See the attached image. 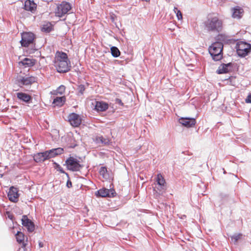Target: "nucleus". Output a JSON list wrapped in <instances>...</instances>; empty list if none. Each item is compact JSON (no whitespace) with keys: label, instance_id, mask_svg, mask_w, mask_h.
Returning <instances> with one entry per match:
<instances>
[{"label":"nucleus","instance_id":"nucleus-1","mask_svg":"<svg viewBox=\"0 0 251 251\" xmlns=\"http://www.w3.org/2000/svg\"><path fill=\"white\" fill-rule=\"evenodd\" d=\"M204 25L205 28L209 31L219 32L223 28V22L217 17L208 19L204 23Z\"/></svg>","mask_w":251,"mask_h":251},{"label":"nucleus","instance_id":"nucleus-2","mask_svg":"<svg viewBox=\"0 0 251 251\" xmlns=\"http://www.w3.org/2000/svg\"><path fill=\"white\" fill-rule=\"evenodd\" d=\"M223 45L220 42L213 43L208 49L209 52L215 61H219L223 57Z\"/></svg>","mask_w":251,"mask_h":251},{"label":"nucleus","instance_id":"nucleus-3","mask_svg":"<svg viewBox=\"0 0 251 251\" xmlns=\"http://www.w3.org/2000/svg\"><path fill=\"white\" fill-rule=\"evenodd\" d=\"M236 52L238 56L244 57L251 51V45L243 41L237 42L236 46Z\"/></svg>","mask_w":251,"mask_h":251},{"label":"nucleus","instance_id":"nucleus-4","mask_svg":"<svg viewBox=\"0 0 251 251\" xmlns=\"http://www.w3.org/2000/svg\"><path fill=\"white\" fill-rule=\"evenodd\" d=\"M72 8L71 4L67 1H63L57 4L55 10V15L58 17H62L68 13Z\"/></svg>","mask_w":251,"mask_h":251},{"label":"nucleus","instance_id":"nucleus-5","mask_svg":"<svg viewBox=\"0 0 251 251\" xmlns=\"http://www.w3.org/2000/svg\"><path fill=\"white\" fill-rule=\"evenodd\" d=\"M65 165H66L68 170L74 172L78 171L82 167L78 160L71 156L66 160Z\"/></svg>","mask_w":251,"mask_h":251},{"label":"nucleus","instance_id":"nucleus-6","mask_svg":"<svg viewBox=\"0 0 251 251\" xmlns=\"http://www.w3.org/2000/svg\"><path fill=\"white\" fill-rule=\"evenodd\" d=\"M36 77L32 76L25 75L19 76L17 79V84L20 87L23 86H29L36 81Z\"/></svg>","mask_w":251,"mask_h":251},{"label":"nucleus","instance_id":"nucleus-7","mask_svg":"<svg viewBox=\"0 0 251 251\" xmlns=\"http://www.w3.org/2000/svg\"><path fill=\"white\" fill-rule=\"evenodd\" d=\"M22 39L20 41L23 47H28L32 43L34 39V35L30 32H23L21 34Z\"/></svg>","mask_w":251,"mask_h":251},{"label":"nucleus","instance_id":"nucleus-8","mask_svg":"<svg viewBox=\"0 0 251 251\" xmlns=\"http://www.w3.org/2000/svg\"><path fill=\"white\" fill-rule=\"evenodd\" d=\"M55 67L59 73H66L68 72L71 67L70 62L68 61H62L58 62H54Z\"/></svg>","mask_w":251,"mask_h":251},{"label":"nucleus","instance_id":"nucleus-9","mask_svg":"<svg viewBox=\"0 0 251 251\" xmlns=\"http://www.w3.org/2000/svg\"><path fill=\"white\" fill-rule=\"evenodd\" d=\"M116 192L114 189H108L106 188H102L96 192V195L99 197H114Z\"/></svg>","mask_w":251,"mask_h":251},{"label":"nucleus","instance_id":"nucleus-10","mask_svg":"<svg viewBox=\"0 0 251 251\" xmlns=\"http://www.w3.org/2000/svg\"><path fill=\"white\" fill-rule=\"evenodd\" d=\"M22 224L27 228V231L29 232H33L35 229L34 223L29 220L25 215L22 216Z\"/></svg>","mask_w":251,"mask_h":251},{"label":"nucleus","instance_id":"nucleus-11","mask_svg":"<svg viewBox=\"0 0 251 251\" xmlns=\"http://www.w3.org/2000/svg\"><path fill=\"white\" fill-rule=\"evenodd\" d=\"M68 119L71 125L74 127L78 126L81 123L79 115L75 113L70 114L68 116Z\"/></svg>","mask_w":251,"mask_h":251},{"label":"nucleus","instance_id":"nucleus-12","mask_svg":"<svg viewBox=\"0 0 251 251\" xmlns=\"http://www.w3.org/2000/svg\"><path fill=\"white\" fill-rule=\"evenodd\" d=\"M7 197L11 201L14 202H17L19 197L17 189L14 187H10L7 194Z\"/></svg>","mask_w":251,"mask_h":251},{"label":"nucleus","instance_id":"nucleus-13","mask_svg":"<svg viewBox=\"0 0 251 251\" xmlns=\"http://www.w3.org/2000/svg\"><path fill=\"white\" fill-rule=\"evenodd\" d=\"M34 160L36 162H44L46 160L49 159V153L48 151L42 152H38L35 154L33 156Z\"/></svg>","mask_w":251,"mask_h":251},{"label":"nucleus","instance_id":"nucleus-14","mask_svg":"<svg viewBox=\"0 0 251 251\" xmlns=\"http://www.w3.org/2000/svg\"><path fill=\"white\" fill-rule=\"evenodd\" d=\"M178 121L182 126L187 127H192L196 124V120L194 118L182 117L179 119Z\"/></svg>","mask_w":251,"mask_h":251},{"label":"nucleus","instance_id":"nucleus-15","mask_svg":"<svg viewBox=\"0 0 251 251\" xmlns=\"http://www.w3.org/2000/svg\"><path fill=\"white\" fill-rule=\"evenodd\" d=\"M17 98L21 101L25 103H30L32 102V97L30 95L24 92H19L17 93Z\"/></svg>","mask_w":251,"mask_h":251},{"label":"nucleus","instance_id":"nucleus-16","mask_svg":"<svg viewBox=\"0 0 251 251\" xmlns=\"http://www.w3.org/2000/svg\"><path fill=\"white\" fill-rule=\"evenodd\" d=\"M232 17L234 19H241L244 13V10L240 6H236L231 9Z\"/></svg>","mask_w":251,"mask_h":251},{"label":"nucleus","instance_id":"nucleus-17","mask_svg":"<svg viewBox=\"0 0 251 251\" xmlns=\"http://www.w3.org/2000/svg\"><path fill=\"white\" fill-rule=\"evenodd\" d=\"M232 63L222 64L219 67L216 72L218 74H222L228 73L231 69Z\"/></svg>","mask_w":251,"mask_h":251},{"label":"nucleus","instance_id":"nucleus-18","mask_svg":"<svg viewBox=\"0 0 251 251\" xmlns=\"http://www.w3.org/2000/svg\"><path fill=\"white\" fill-rule=\"evenodd\" d=\"M95 109L97 111H104L108 108V104L103 101H96Z\"/></svg>","mask_w":251,"mask_h":251},{"label":"nucleus","instance_id":"nucleus-19","mask_svg":"<svg viewBox=\"0 0 251 251\" xmlns=\"http://www.w3.org/2000/svg\"><path fill=\"white\" fill-rule=\"evenodd\" d=\"M37 5L33 0H26L25 2L24 8L27 11L32 12L36 9Z\"/></svg>","mask_w":251,"mask_h":251},{"label":"nucleus","instance_id":"nucleus-20","mask_svg":"<svg viewBox=\"0 0 251 251\" xmlns=\"http://www.w3.org/2000/svg\"><path fill=\"white\" fill-rule=\"evenodd\" d=\"M63 149L61 148L52 149L48 151L50 159L63 153Z\"/></svg>","mask_w":251,"mask_h":251},{"label":"nucleus","instance_id":"nucleus-21","mask_svg":"<svg viewBox=\"0 0 251 251\" xmlns=\"http://www.w3.org/2000/svg\"><path fill=\"white\" fill-rule=\"evenodd\" d=\"M67 54L63 52L57 51L56 54L55 62L62 61H68Z\"/></svg>","mask_w":251,"mask_h":251},{"label":"nucleus","instance_id":"nucleus-22","mask_svg":"<svg viewBox=\"0 0 251 251\" xmlns=\"http://www.w3.org/2000/svg\"><path fill=\"white\" fill-rule=\"evenodd\" d=\"M95 142L98 144L100 143L105 145H109L110 143V141L108 138H105L102 136L96 137Z\"/></svg>","mask_w":251,"mask_h":251},{"label":"nucleus","instance_id":"nucleus-23","mask_svg":"<svg viewBox=\"0 0 251 251\" xmlns=\"http://www.w3.org/2000/svg\"><path fill=\"white\" fill-rule=\"evenodd\" d=\"M25 67H32L35 64V60L28 58H25L20 62Z\"/></svg>","mask_w":251,"mask_h":251},{"label":"nucleus","instance_id":"nucleus-24","mask_svg":"<svg viewBox=\"0 0 251 251\" xmlns=\"http://www.w3.org/2000/svg\"><path fill=\"white\" fill-rule=\"evenodd\" d=\"M157 182L160 186V190H164L165 187V181L162 175L160 174L157 175Z\"/></svg>","mask_w":251,"mask_h":251},{"label":"nucleus","instance_id":"nucleus-25","mask_svg":"<svg viewBox=\"0 0 251 251\" xmlns=\"http://www.w3.org/2000/svg\"><path fill=\"white\" fill-rule=\"evenodd\" d=\"M66 99L65 97H56L53 100V103L58 106H61L65 102Z\"/></svg>","mask_w":251,"mask_h":251},{"label":"nucleus","instance_id":"nucleus-26","mask_svg":"<svg viewBox=\"0 0 251 251\" xmlns=\"http://www.w3.org/2000/svg\"><path fill=\"white\" fill-rule=\"evenodd\" d=\"M111 52L114 57H118L120 55V51L116 47L113 46L111 48Z\"/></svg>","mask_w":251,"mask_h":251},{"label":"nucleus","instance_id":"nucleus-27","mask_svg":"<svg viewBox=\"0 0 251 251\" xmlns=\"http://www.w3.org/2000/svg\"><path fill=\"white\" fill-rule=\"evenodd\" d=\"M99 173L100 176H102L104 178H107L108 177V175L107 174V170L106 167H101Z\"/></svg>","mask_w":251,"mask_h":251},{"label":"nucleus","instance_id":"nucleus-28","mask_svg":"<svg viewBox=\"0 0 251 251\" xmlns=\"http://www.w3.org/2000/svg\"><path fill=\"white\" fill-rule=\"evenodd\" d=\"M16 239L18 242L21 243L24 242L25 239V236L24 234L18 231L16 235Z\"/></svg>","mask_w":251,"mask_h":251},{"label":"nucleus","instance_id":"nucleus-29","mask_svg":"<svg viewBox=\"0 0 251 251\" xmlns=\"http://www.w3.org/2000/svg\"><path fill=\"white\" fill-rule=\"evenodd\" d=\"M54 168L55 169H56L58 171H59L61 173H62V174H65L69 178V176L68 175V173H66L63 169L60 166V165L59 164H58V163H54Z\"/></svg>","mask_w":251,"mask_h":251},{"label":"nucleus","instance_id":"nucleus-30","mask_svg":"<svg viewBox=\"0 0 251 251\" xmlns=\"http://www.w3.org/2000/svg\"><path fill=\"white\" fill-rule=\"evenodd\" d=\"M242 234L238 233V234H235L232 236H231V239L232 241L234 242V243L235 244L238 241V240L241 238L242 236Z\"/></svg>","mask_w":251,"mask_h":251},{"label":"nucleus","instance_id":"nucleus-31","mask_svg":"<svg viewBox=\"0 0 251 251\" xmlns=\"http://www.w3.org/2000/svg\"><path fill=\"white\" fill-rule=\"evenodd\" d=\"M174 11L176 14V16L177 17L178 20H180L182 19V15L181 11L177 9V7H174Z\"/></svg>","mask_w":251,"mask_h":251},{"label":"nucleus","instance_id":"nucleus-32","mask_svg":"<svg viewBox=\"0 0 251 251\" xmlns=\"http://www.w3.org/2000/svg\"><path fill=\"white\" fill-rule=\"evenodd\" d=\"M85 89H86L84 85L80 84V85H78L77 87V89L78 91V95L80 96V95H83V93L85 90Z\"/></svg>","mask_w":251,"mask_h":251},{"label":"nucleus","instance_id":"nucleus-33","mask_svg":"<svg viewBox=\"0 0 251 251\" xmlns=\"http://www.w3.org/2000/svg\"><path fill=\"white\" fill-rule=\"evenodd\" d=\"M52 27L50 25L48 26L44 25V26L42 28V30L44 31H45L46 32H50L51 31Z\"/></svg>","mask_w":251,"mask_h":251},{"label":"nucleus","instance_id":"nucleus-34","mask_svg":"<svg viewBox=\"0 0 251 251\" xmlns=\"http://www.w3.org/2000/svg\"><path fill=\"white\" fill-rule=\"evenodd\" d=\"M65 90V87L63 85L60 86L58 88V92L60 94H62Z\"/></svg>","mask_w":251,"mask_h":251},{"label":"nucleus","instance_id":"nucleus-35","mask_svg":"<svg viewBox=\"0 0 251 251\" xmlns=\"http://www.w3.org/2000/svg\"><path fill=\"white\" fill-rule=\"evenodd\" d=\"M245 101L247 103H251V94L249 95L245 100Z\"/></svg>","mask_w":251,"mask_h":251},{"label":"nucleus","instance_id":"nucleus-36","mask_svg":"<svg viewBox=\"0 0 251 251\" xmlns=\"http://www.w3.org/2000/svg\"><path fill=\"white\" fill-rule=\"evenodd\" d=\"M116 102L117 103H118L119 104H120L121 106H123L124 105L123 102L121 100H120L119 99H116Z\"/></svg>","mask_w":251,"mask_h":251},{"label":"nucleus","instance_id":"nucleus-37","mask_svg":"<svg viewBox=\"0 0 251 251\" xmlns=\"http://www.w3.org/2000/svg\"><path fill=\"white\" fill-rule=\"evenodd\" d=\"M66 185L68 188L71 187L72 186V182L70 180H68Z\"/></svg>","mask_w":251,"mask_h":251},{"label":"nucleus","instance_id":"nucleus-38","mask_svg":"<svg viewBox=\"0 0 251 251\" xmlns=\"http://www.w3.org/2000/svg\"><path fill=\"white\" fill-rule=\"evenodd\" d=\"M43 245H43V243H42V242H39V247H40V248L43 247Z\"/></svg>","mask_w":251,"mask_h":251},{"label":"nucleus","instance_id":"nucleus-39","mask_svg":"<svg viewBox=\"0 0 251 251\" xmlns=\"http://www.w3.org/2000/svg\"><path fill=\"white\" fill-rule=\"evenodd\" d=\"M75 146H76L75 145H74V146H70V147H71V148H74Z\"/></svg>","mask_w":251,"mask_h":251},{"label":"nucleus","instance_id":"nucleus-40","mask_svg":"<svg viewBox=\"0 0 251 251\" xmlns=\"http://www.w3.org/2000/svg\"><path fill=\"white\" fill-rule=\"evenodd\" d=\"M166 1L167 2H169L170 0H166Z\"/></svg>","mask_w":251,"mask_h":251}]
</instances>
